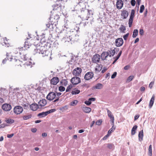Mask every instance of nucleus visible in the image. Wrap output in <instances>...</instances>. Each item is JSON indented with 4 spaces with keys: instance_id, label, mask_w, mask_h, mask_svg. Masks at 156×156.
Listing matches in <instances>:
<instances>
[{
    "instance_id": "9d476101",
    "label": "nucleus",
    "mask_w": 156,
    "mask_h": 156,
    "mask_svg": "<svg viewBox=\"0 0 156 156\" xmlns=\"http://www.w3.org/2000/svg\"><path fill=\"white\" fill-rule=\"evenodd\" d=\"M94 76L92 72H88L86 73L84 76V79L86 80H89L92 79Z\"/></svg>"
},
{
    "instance_id": "72a5a7b5",
    "label": "nucleus",
    "mask_w": 156,
    "mask_h": 156,
    "mask_svg": "<svg viewBox=\"0 0 156 156\" xmlns=\"http://www.w3.org/2000/svg\"><path fill=\"white\" fill-rule=\"evenodd\" d=\"M112 127L108 131V134H109L110 135L111 134V133L114 131L115 130V127H114V122H113V125H112Z\"/></svg>"
},
{
    "instance_id": "7ed1b4c3",
    "label": "nucleus",
    "mask_w": 156,
    "mask_h": 156,
    "mask_svg": "<svg viewBox=\"0 0 156 156\" xmlns=\"http://www.w3.org/2000/svg\"><path fill=\"white\" fill-rule=\"evenodd\" d=\"M83 11H81V15L80 17L82 18L83 20H87L88 19H92L93 14V12L92 10H89L85 8H82Z\"/></svg>"
},
{
    "instance_id": "13d9d810",
    "label": "nucleus",
    "mask_w": 156,
    "mask_h": 156,
    "mask_svg": "<svg viewBox=\"0 0 156 156\" xmlns=\"http://www.w3.org/2000/svg\"><path fill=\"white\" fill-rule=\"evenodd\" d=\"M154 82H151L150 83L149 85V87L151 89L153 86V85H154Z\"/></svg>"
},
{
    "instance_id": "f8f14e48",
    "label": "nucleus",
    "mask_w": 156,
    "mask_h": 156,
    "mask_svg": "<svg viewBox=\"0 0 156 156\" xmlns=\"http://www.w3.org/2000/svg\"><path fill=\"white\" fill-rule=\"evenodd\" d=\"M119 50V48H115L113 50L110 49L107 51V53L109 54L108 56L110 57L113 56L115 52V51H117Z\"/></svg>"
},
{
    "instance_id": "f704fd0d",
    "label": "nucleus",
    "mask_w": 156,
    "mask_h": 156,
    "mask_svg": "<svg viewBox=\"0 0 156 156\" xmlns=\"http://www.w3.org/2000/svg\"><path fill=\"white\" fill-rule=\"evenodd\" d=\"M30 46V44L28 42L25 41L24 47V48H25V49H23L25 50L26 49H27V48H29Z\"/></svg>"
},
{
    "instance_id": "c85d7f7f",
    "label": "nucleus",
    "mask_w": 156,
    "mask_h": 156,
    "mask_svg": "<svg viewBox=\"0 0 156 156\" xmlns=\"http://www.w3.org/2000/svg\"><path fill=\"white\" fill-rule=\"evenodd\" d=\"M104 146H106L108 149H112L114 147V144H106L104 145Z\"/></svg>"
},
{
    "instance_id": "473e14b6",
    "label": "nucleus",
    "mask_w": 156,
    "mask_h": 156,
    "mask_svg": "<svg viewBox=\"0 0 156 156\" xmlns=\"http://www.w3.org/2000/svg\"><path fill=\"white\" fill-rule=\"evenodd\" d=\"M80 92V91L79 90L75 88L71 92V94L73 95L76 94H79Z\"/></svg>"
},
{
    "instance_id": "0eeeda50",
    "label": "nucleus",
    "mask_w": 156,
    "mask_h": 156,
    "mask_svg": "<svg viewBox=\"0 0 156 156\" xmlns=\"http://www.w3.org/2000/svg\"><path fill=\"white\" fill-rule=\"evenodd\" d=\"M23 111V108L20 106L15 107L14 108V112L15 114L18 115L21 113Z\"/></svg>"
},
{
    "instance_id": "ddd939ff",
    "label": "nucleus",
    "mask_w": 156,
    "mask_h": 156,
    "mask_svg": "<svg viewBox=\"0 0 156 156\" xmlns=\"http://www.w3.org/2000/svg\"><path fill=\"white\" fill-rule=\"evenodd\" d=\"M2 109L5 111H9L12 108L11 105L8 104H5L2 106Z\"/></svg>"
},
{
    "instance_id": "79ce46f5",
    "label": "nucleus",
    "mask_w": 156,
    "mask_h": 156,
    "mask_svg": "<svg viewBox=\"0 0 156 156\" xmlns=\"http://www.w3.org/2000/svg\"><path fill=\"white\" fill-rule=\"evenodd\" d=\"M148 155L149 156H152V145H150L148 149Z\"/></svg>"
},
{
    "instance_id": "8fccbe9b",
    "label": "nucleus",
    "mask_w": 156,
    "mask_h": 156,
    "mask_svg": "<svg viewBox=\"0 0 156 156\" xmlns=\"http://www.w3.org/2000/svg\"><path fill=\"white\" fill-rule=\"evenodd\" d=\"M102 121V119H99L96 121V124L97 125L99 126L101 124Z\"/></svg>"
},
{
    "instance_id": "49530a36",
    "label": "nucleus",
    "mask_w": 156,
    "mask_h": 156,
    "mask_svg": "<svg viewBox=\"0 0 156 156\" xmlns=\"http://www.w3.org/2000/svg\"><path fill=\"white\" fill-rule=\"evenodd\" d=\"M56 111V110L55 109H51L48 111H47V112L48 114V115L51 113H52V112H55Z\"/></svg>"
},
{
    "instance_id": "bf43d9fd",
    "label": "nucleus",
    "mask_w": 156,
    "mask_h": 156,
    "mask_svg": "<svg viewBox=\"0 0 156 156\" xmlns=\"http://www.w3.org/2000/svg\"><path fill=\"white\" fill-rule=\"evenodd\" d=\"M109 135H110V134H108V133L105 136H104V137L103 138V140H106L107 138L109 137Z\"/></svg>"
},
{
    "instance_id": "4be33fe9",
    "label": "nucleus",
    "mask_w": 156,
    "mask_h": 156,
    "mask_svg": "<svg viewBox=\"0 0 156 156\" xmlns=\"http://www.w3.org/2000/svg\"><path fill=\"white\" fill-rule=\"evenodd\" d=\"M102 87L103 85L102 84L100 83H98L95 86H94L93 87V89H100L102 88Z\"/></svg>"
},
{
    "instance_id": "2f4dec72",
    "label": "nucleus",
    "mask_w": 156,
    "mask_h": 156,
    "mask_svg": "<svg viewBox=\"0 0 156 156\" xmlns=\"http://www.w3.org/2000/svg\"><path fill=\"white\" fill-rule=\"evenodd\" d=\"M60 83L62 85L66 86L67 85L68 81L66 80H62L60 81Z\"/></svg>"
},
{
    "instance_id": "a211bd4d",
    "label": "nucleus",
    "mask_w": 156,
    "mask_h": 156,
    "mask_svg": "<svg viewBox=\"0 0 156 156\" xmlns=\"http://www.w3.org/2000/svg\"><path fill=\"white\" fill-rule=\"evenodd\" d=\"M39 106L37 104H33L30 106V109L33 111H35L38 108Z\"/></svg>"
},
{
    "instance_id": "774afa93",
    "label": "nucleus",
    "mask_w": 156,
    "mask_h": 156,
    "mask_svg": "<svg viewBox=\"0 0 156 156\" xmlns=\"http://www.w3.org/2000/svg\"><path fill=\"white\" fill-rule=\"evenodd\" d=\"M32 132L33 133H35L37 131V129L35 128H32L31 129Z\"/></svg>"
},
{
    "instance_id": "bb28decb",
    "label": "nucleus",
    "mask_w": 156,
    "mask_h": 156,
    "mask_svg": "<svg viewBox=\"0 0 156 156\" xmlns=\"http://www.w3.org/2000/svg\"><path fill=\"white\" fill-rule=\"evenodd\" d=\"M47 111L45 112H43L39 113L37 115V116L40 117H43L48 115Z\"/></svg>"
},
{
    "instance_id": "3c124183",
    "label": "nucleus",
    "mask_w": 156,
    "mask_h": 156,
    "mask_svg": "<svg viewBox=\"0 0 156 156\" xmlns=\"http://www.w3.org/2000/svg\"><path fill=\"white\" fill-rule=\"evenodd\" d=\"M129 33H127L126 34L124 35L123 36V38L125 40H126L127 38L129 35Z\"/></svg>"
},
{
    "instance_id": "f257e3e1",
    "label": "nucleus",
    "mask_w": 156,
    "mask_h": 156,
    "mask_svg": "<svg viewBox=\"0 0 156 156\" xmlns=\"http://www.w3.org/2000/svg\"><path fill=\"white\" fill-rule=\"evenodd\" d=\"M71 32L70 31L67 33L66 31H63V32L62 33V34L64 35L62 38V41L64 42H70L71 44L74 41H77L79 39L78 38L74 39V38L71 37Z\"/></svg>"
},
{
    "instance_id": "dca6fc26",
    "label": "nucleus",
    "mask_w": 156,
    "mask_h": 156,
    "mask_svg": "<svg viewBox=\"0 0 156 156\" xmlns=\"http://www.w3.org/2000/svg\"><path fill=\"white\" fill-rule=\"evenodd\" d=\"M107 113L108 117L110 118L111 121L112 122V125H113L114 118L112 112L110 110L107 109Z\"/></svg>"
},
{
    "instance_id": "5fc2aeb1",
    "label": "nucleus",
    "mask_w": 156,
    "mask_h": 156,
    "mask_svg": "<svg viewBox=\"0 0 156 156\" xmlns=\"http://www.w3.org/2000/svg\"><path fill=\"white\" fill-rule=\"evenodd\" d=\"M131 5L133 6H134L136 3V1L135 0H132L131 1Z\"/></svg>"
},
{
    "instance_id": "37998d69",
    "label": "nucleus",
    "mask_w": 156,
    "mask_h": 156,
    "mask_svg": "<svg viewBox=\"0 0 156 156\" xmlns=\"http://www.w3.org/2000/svg\"><path fill=\"white\" fill-rule=\"evenodd\" d=\"M65 88L62 86H60L58 87V90L60 92H63L65 91Z\"/></svg>"
},
{
    "instance_id": "0e129e2a",
    "label": "nucleus",
    "mask_w": 156,
    "mask_h": 156,
    "mask_svg": "<svg viewBox=\"0 0 156 156\" xmlns=\"http://www.w3.org/2000/svg\"><path fill=\"white\" fill-rule=\"evenodd\" d=\"M129 68H130V66L127 65L124 67V69H125V70H128V69H129Z\"/></svg>"
},
{
    "instance_id": "6e6d98bb",
    "label": "nucleus",
    "mask_w": 156,
    "mask_h": 156,
    "mask_svg": "<svg viewBox=\"0 0 156 156\" xmlns=\"http://www.w3.org/2000/svg\"><path fill=\"white\" fill-rule=\"evenodd\" d=\"M26 65L27 66H30V67H31L32 66V63L31 62H28L26 63Z\"/></svg>"
},
{
    "instance_id": "9b49d317",
    "label": "nucleus",
    "mask_w": 156,
    "mask_h": 156,
    "mask_svg": "<svg viewBox=\"0 0 156 156\" xmlns=\"http://www.w3.org/2000/svg\"><path fill=\"white\" fill-rule=\"evenodd\" d=\"M81 71L80 68L77 67L73 70V74L75 76H78L81 73Z\"/></svg>"
},
{
    "instance_id": "6ab92c4d",
    "label": "nucleus",
    "mask_w": 156,
    "mask_h": 156,
    "mask_svg": "<svg viewBox=\"0 0 156 156\" xmlns=\"http://www.w3.org/2000/svg\"><path fill=\"white\" fill-rule=\"evenodd\" d=\"M109 54L107 52H104L101 55V59L103 60H104L106 59V58L108 56Z\"/></svg>"
},
{
    "instance_id": "a878e982",
    "label": "nucleus",
    "mask_w": 156,
    "mask_h": 156,
    "mask_svg": "<svg viewBox=\"0 0 156 156\" xmlns=\"http://www.w3.org/2000/svg\"><path fill=\"white\" fill-rule=\"evenodd\" d=\"M53 8V10H58V9H60L61 8L62 6L61 5L59 4H56L52 6Z\"/></svg>"
},
{
    "instance_id": "a18cd8bd",
    "label": "nucleus",
    "mask_w": 156,
    "mask_h": 156,
    "mask_svg": "<svg viewBox=\"0 0 156 156\" xmlns=\"http://www.w3.org/2000/svg\"><path fill=\"white\" fill-rule=\"evenodd\" d=\"M73 87V86L72 84H70V85H69L67 87L66 89V92H69L70 90Z\"/></svg>"
},
{
    "instance_id": "f03ea898",
    "label": "nucleus",
    "mask_w": 156,
    "mask_h": 156,
    "mask_svg": "<svg viewBox=\"0 0 156 156\" xmlns=\"http://www.w3.org/2000/svg\"><path fill=\"white\" fill-rule=\"evenodd\" d=\"M34 53H36L41 54L42 55V56L44 57L46 56H50L51 54V52L49 50H46L45 46H40L37 47L36 49H34Z\"/></svg>"
},
{
    "instance_id": "5701e85b",
    "label": "nucleus",
    "mask_w": 156,
    "mask_h": 156,
    "mask_svg": "<svg viewBox=\"0 0 156 156\" xmlns=\"http://www.w3.org/2000/svg\"><path fill=\"white\" fill-rule=\"evenodd\" d=\"M4 40V42L2 43L3 46H4L5 47H8L10 45L9 43L8 42V41L6 37L3 38Z\"/></svg>"
},
{
    "instance_id": "4d7b16f0",
    "label": "nucleus",
    "mask_w": 156,
    "mask_h": 156,
    "mask_svg": "<svg viewBox=\"0 0 156 156\" xmlns=\"http://www.w3.org/2000/svg\"><path fill=\"white\" fill-rule=\"evenodd\" d=\"M144 30L143 29H140V30L139 31V33L141 35H143L144 34Z\"/></svg>"
},
{
    "instance_id": "c9c22d12",
    "label": "nucleus",
    "mask_w": 156,
    "mask_h": 156,
    "mask_svg": "<svg viewBox=\"0 0 156 156\" xmlns=\"http://www.w3.org/2000/svg\"><path fill=\"white\" fill-rule=\"evenodd\" d=\"M55 18H54L52 16V17H50V20H51L52 21H54L53 20V19H54L55 21H57V20H58V19L59 18V15H55Z\"/></svg>"
},
{
    "instance_id": "b1692460",
    "label": "nucleus",
    "mask_w": 156,
    "mask_h": 156,
    "mask_svg": "<svg viewBox=\"0 0 156 156\" xmlns=\"http://www.w3.org/2000/svg\"><path fill=\"white\" fill-rule=\"evenodd\" d=\"M82 110L85 113H89L91 111V109L89 107H83Z\"/></svg>"
},
{
    "instance_id": "052dcab7",
    "label": "nucleus",
    "mask_w": 156,
    "mask_h": 156,
    "mask_svg": "<svg viewBox=\"0 0 156 156\" xmlns=\"http://www.w3.org/2000/svg\"><path fill=\"white\" fill-rule=\"evenodd\" d=\"M24 109H27L28 107V105L27 103L22 105Z\"/></svg>"
},
{
    "instance_id": "864d4df0",
    "label": "nucleus",
    "mask_w": 156,
    "mask_h": 156,
    "mask_svg": "<svg viewBox=\"0 0 156 156\" xmlns=\"http://www.w3.org/2000/svg\"><path fill=\"white\" fill-rule=\"evenodd\" d=\"M116 75H117V72H114L111 76V78H112V79L116 77Z\"/></svg>"
},
{
    "instance_id": "a19ab883",
    "label": "nucleus",
    "mask_w": 156,
    "mask_h": 156,
    "mask_svg": "<svg viewBox=\"0 0 156 156\" xmlns=\"http://www.w3.org/2000/svg\"><path fill=\"white\" fill-rule=\"evenodd\" d=\"M5 121L6 122L9 124L12 123L14 122V120L12 119H6Z\"/></svg>"
},
{
    "instance_id": "338daca9",
    "label": "nucleus",
    "mask_w": 156,
    "mask_h": 156,
    "mask_svg": "<svg viewBox=\"0 0 156 156\" xmlns=\"http://www.w3.org/2000/svg\"><path fill=\"white\" fill-rule=\"evenodd\" d=\"M22 58L24 60V61H26L27 60V57L26 55H24L23 56Z\"/></svg>"
},
{
    "instance_id": "603ef678",
    "label": "nucleus",
    "mask_w": 156,
    "mask_h": 156,
    "mask_svg": "<svg viewBox=\"0 0 156 156\" xmlns=\"http://www.w3.org/2000/svg\"><path fill=\"white\" fill-rule=\"evenodd\" d=\"M84 103L85 104H86V105H90L91 103V101H89V100H88V101H85V102H84Z\"/></svg>"
},
{
    "instance_id": "680f3d73",
    "label": "nucleus",
    "mask_w": 156,
    "mask_h": 156,
    "mask_svg": "<svg viewBox=\"0 0 156 156\" xmlns=\"http://www.w3.org/2000/svg\"><path fill=\"white\" fill-rule=\"evenodd\" d=\"M14 135L13 133L8 134L7 135V137L9 138H11L14 136Z\"/></svg>"
},
{
    "instance_id": "c756f323",
    "label": "nucleus",
    "mask_w": 156,
    "mask_h": 156,
    "mask_svg": "<svg viewBox=\"0 0 156 156\" xmlns=\"http://www.w3.org/2000/svg\"><path fill=\"white\" fill-rule=\"evenodd\" d=\"M137 128V126L135 125L133 126L131 130V134L134 135L136 133V130Z\"/></svg>"
},
{
    "instance_id": "393cba45",
    "label": "nucleus",
    "mask_w": 156,
    "mask_h": 156,
    "mask_svg": "<svg viewBox=\"0 0 156 156\" xmlns=\"http://www.w3.org/2000/svg\"><path fill=\"white\" fill-rule=\"evenodd\" d=\"M143 130L140 131L139 133L138 137L139 140L140 141L143 140Z\"/></svg>"
},
{
    "instance_id": "39448f33",
    "label": "nucleus",
    "mask_w": 156,
    "mask_h": 156,
    "mask_svg": "<svg viewBox=\"0 0 156 156\" xmlns=\"http://www.w3.org/2000/svg\"><path fill=\"white\" fill-rule=\"evenodd\" d=\"M56 95L55 93L53 92H49L46 97V98L49 101H52L56 97Z\"/></svg>"
},
{
    "instance_id": "58836bf2",
    "label": "nucleus",
    "mask_w": 156,
    "mask_h": 156,
    "mask_svg": "<svg viewBox=\"0 0 156 156\" xmlns=\"http://www.w3.org/2000/svg\"><path fill=\"white\" fill-rule=\"evenodd\" d=\"M32 117V115L30 114L29 115H25L23 117V119L24 120H27Z\"/></svg>"
},
{
    "instance_id": "20e7f679",
    "label": "nucleus",
    "mask_w": 156,
    "mask_h": 156,
    "mask_svg": "<svg viewBox=\"0 0 156 156\" xmlns=\"http://www.w3.org/2000/svg\"><path fill=\"white\" fill-rule=\"evenodd\" d=\"M135 14V10L134 9H132L131 10V14L130 16L129 19V27H131L132 26L133 19L134 17Z\"/></svg>"
},
{
    "instance_id": "69168bd1",
    "label": "nucleus",
    "mask_w": 156,
    "mask_h": 156,
    "mask_svg": "<svg viewBox=\"0 0 156 156\" xmlns=\"http://www.w3.org/2000/svg\"><path fill=\"white\" fill-rule=\"evenodd\" d=\"M6 126V125L5 124H2L0 125V129L1 128H4Z\"/></svg>"
},
{
    "instance_id": "4468645a",
    "label": "nucleus",
    "mask_w": 156,
    "mask_h": 156,
    "mask_svg": "<svg viewBox=\"0 0 156 156\" xmlns=\"http://www.w3.org/2000/svg\"><path fill=\"white\" fill-rule=\"evenodd\" d=\"M59 81L58 78L57 77H54L50 81V83L53 85H56Z\"/></svg>"
},
{
    "instance_id": "de8ad7c7",
    "label": "nucleus",
    "mask_w": 156,
    "mask_h": 156,
    "mask_svg": "<svg viewBox=\"0 0 156 156\" xmlns=\"http://www.w3.org/2000/svg\"><path fill=\"white\" fill-rule=\"evenodd\" d=\"M144 9V5H142L140 7V13H142Z\"/></svg>"
},
{
    "instance_id": "6e6552de",
    "label": "nucleus",
    "mask_w": 156,
    "mask_h": 156,
    "mask_svg": "<svg viewBox=\"0 0 156 156\" xmlns=\"http://www.w3.org/2000/svg\"><path fill=\"white\" fill-rule=\"evenodd\" d=\"M123 43V40L121 38H119L116 39L115 41V45L118 47H119L122 46Z\"/></svg>"
},
{
    "instance_id": "e433bc0d",
    "label": "nucleus",
    "mask_w": 156,
    "mask_h": 156,
    "mask_svg": "<svg viewBox=\"0 0 156 156\" xmlns=\"http://www.w3.org/2000/svg\"><path fill=\"white\" fill-rule=\"evenodd\" d=\"M138 30L137 29H135L134 30L133 35V37H135L138 34Z\"/></svg>"
},
{
    "instance_id": "c03bdc74",
    "label": "nucleus",
    "mask_w": 156,
    "mask_h": 156,
    "mask_svg": "<svg viewBox=\"0 0 156 156\" xmlns=\"http://www.w3.org/2000/svg\"><path fill=\"white\" fill-rule=\"evenodd\" d=\"M68 108L66 105L60 108V110L61 111H64V110H66Z\"/></svg>"
},
{
    "instance_id": "1a4fd4ad",
    "label": "nucleus",
    "mask_w": 156,
    "mask_h": 156,
    "mask_svg": "<svg viewBox=\"0 0 156 156\" xmlns=\"http://www.w3.org/2000/svg\"><path fill=\"white\" fill-rule=\"evenodd\" d=\"M100 58V55L98 54H96L93 56L92 58V61L93 62L95 63L99 62Z\"/></svg>"
},
{
    "instance_id": "ea45409f",
    "label": "nucleus",
    "mask_w": 156,
    "mask_h": 156,
    "mask_svg": "<svg viewBox=\"0 0 156 156\" xmlns=\"http://www.w3.org/2000/svg\"><path fill=\"white\" fill-rule=\"evenodd\" d=\"M122 53V51L121 50L120 51L118 55L114 57V58L115 59V60L116 61H117L118 59L119 58V57L120 56Z\"/></svg>"
},
{
    "instance_id": "7c9ffc66",
    "label": "nucleus",
    "mask_w": 156,
    "mask_h": 156,
    "mask_svg": "<svg viewBox=\"0 0 156 156\" xmlns=\"http://www.w3.org/2000/svg\"><path fill=\"white\" fill-rule=\"evenodd\" d=\"M102 66L101 65H99L97 66L96 68H95V71L96 72L97 71L98 72H100L102 68Z\"/></svg>"
},
{
    "instance_id": "09e8293b",
    "label": "nucleus",
    "mask_w": 156,
    "mask_h": 156,
    "mask_svg": "<svg viewBox=\"0 0 156 156\" xmlns=\"http://www.w3.org/2000/svg\"><path fill=\"white\" fill-rule=\"evenodd\" d=\"M134 78V76H130L127 78V81H128V82H130Z\"/></svg>"
},
{
    "instance_id": "412c9836",
    "label": "nucleus",
    "mask_w": 156,
    "mask_h": 156,
    "mask_svg": "<svg viewBox=\"0 0 156 156\" xmlns=\"http://www.w3.org/2000/svg\"><path fill=\"white\" fill-rule=\"evenodd\" d=\"M128 14V12L127 11L123 10L122 12L121 15L123 17V19H126L127 17Z\"/></svg>"
},
{
    "instance_id": "2eb2a0df",
    "label": "nucleus",
    "mask_w": 156,
    "mask_h": 156,
    "mask_svg": "<svg viewBox=\"0 0 156 156\" xmlns=\"http://www.w3.org/2000/svg\"><path fill=\"white\" fill-rule=\"evenodd\" d=\"M123 5V2L122 0H118L116 3V8L118 9H121Z\"/></svg>"
},
{
    "instance_id": "cd10ccee",
    "label": "nucleus",
    "mask_w": 156,
    "mask_h": 156,
    "mask_svg": "<svg viewBox=\"0 0 156 156\" xmlns=\"http://www.w3.org/2000/svg\"><path fill=\"white\" fill-rule=\"evenodd\" d=\"M119 30L121 32L125 33V32L126 28L125 26L123 25H121L120 27L119 28Z\"/></svg>"
},
{
    "instance_id": "4c0bfd02",
    "label": "nucleus",
    "mask_w": 156,
    "mask_h": 156,
    "mask_svg": "<svg viewBox=\"0 0 156 156\" xmlns=\"http://www.w3.org/2000/svg\"><path fill=\"white\" fill-rule=\"evenodd\" d=\"M78 103L77 100H74L72 101L70 104V105L72 106H75Z\"/></svg>"
},
{
    "instance_id": "423d86ee",
    "label": "nucleus",
    "mask_w": 156,
    "mask_h": 156,
    "mask_svg": "<svg viewBox=\"0 0 156 156\" xmlns=\"http://www.w3.org/2000/svg\"><path fill=\"white\" fill-rule=\"evenodd\" d=\"M80 79L77 76L74 77L71 80V83L74 85H77L80 83Z\"/></svg>"
},
{
    "instance_id": "e2e57ef3",
    "label": "nucleus",
    "mask_w": 156,
    "mask_h": 156,
    "mask_svg": "<svg viewBox=\"0 0 156 156\" xmlns=\"http://www.w3.org/2000/svg\"><path fill=\"white\" fill-rule=\"evenodd\" d=\"M8 53H7V58L8 60H9L10 61H12V58L11 57H9V56L8 55Z\"/></svg>"
},
{
    "instance_id": "f3484780",
    "label": "nucleus",
    "mask_w": 156,
    "mask_h": 156,
    "mask_svg": "<svg viewBox=\"0 0 156 156\" xmlns=\"http://www.w3.org/2000/svg\"><path fill=\"white\" fill-rule=\"evenodd\" d=\"M47 103V101L45 99H43L40 100L38 102L39 107H41L39 108H40L44 106L45 105H46Z\"/></svg>"
},
{
    "instance_id": "aec40b11",
    "label": "nucleus",
    "mask_w": 156,
    "mask_h": 156,
    "mask_svg": "<svg viewBox=\"0 0 156 156\" xmlns=\"http://www.w3.org/2000/svg\"><path fill=\"white\" fill-rule=\"evenodd\" d=\"M155 99V96L154 95H153L151 98V99L150 100L149 105V107L150 108H151L154 102V101Z\"/></svg>"
}]
</instances>
